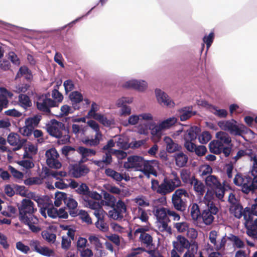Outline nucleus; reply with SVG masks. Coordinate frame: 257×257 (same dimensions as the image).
Segmentation results:
<instances>
[{
  "label": "nucleus",
  "instance_id": "obj_1",
  "mask_svg": "<svg viewBox=\"0 0 257 257\" xmlns=\"http://www.w3.org/2000/svg\"><path fill=\"white\" fill-rule=\"evenodd\" d=\"M19 209V219L23 223L27 225L29 229L34 233L41 230V228L35 225L39 220L34 215L37 211L34 202L30 199H23L17 205Z\"/></svg>",
  "mask_w": 257,
  "mask_h": 257
},
{
  "label": "nucleus",
  "instance_id": "obj_2",
  "mask_svg": "<svg viewBox=\"0 0 257 257\" xmlns=\"http://www.w3.org/2000/svg\"><path fill=\"white\" fill-rule=\"evenodd\" d=\"M181 186V180L175 171L172 172L168 177H165L160 184L157 180H151L152 189L162 196L170 194Z\"/></svg>",
  "mask_w": 257,
  "mask_h": 257
},
{
  "label": "nucleus",
  "instance_id": "obj_3",
  "mask_svg": "<svg viewBox=\"0 0 257 257\" xmlns=\"http://www.w3.org/2000/svg\"><path fill=\"white\" fill-rule=\"evenodd\" d=\"M47 131L50 135L59 139V142L65 144L70 142V136L68 127L62 122L54 120L47 125Z\"/></svg>",
  "mask_w": 257,
  "mask_h": 257
},
{
  "label": "nucleus",
  "instance_id": "obj_4",
  "mask_svg": "<svg viewBox=\"0 0 257 257\" xmlns=\"http://www.w3.org/2000/svg\"><path fill=\"white\" fill-rule=\"evenodd\" d=\"M233 182L236 186H241L242 191L245 194L257 189L256 179H252L251 177L243 176L241 173L235 175Z\"/></svg>",
  "mask_w": 257,
  "mask_h": 257
},
{
  "label": "nucleus",
  "instance_id": "obj_5",
  "mask_svg": "<svg viewBox=\"0 0 257 257\" xmlns=\"http://www.w3.org/2000/svg\"><path fill=\"white\" fill-rule=\"evenodd\" d=\"M189 194L186 190L179 188L176 190L172 196V203L173 206L178 211L183 212L187 206V199Z\"/></svg>",
  "mask_w": 257,
  "mask_h": 257
},
{
  "label": "nucleus",
  "instance_id": "obj_6",
  "mask_svg": "<svg viewBox=\"0 0 257 257\" xmlns=\"http://www.w3.org/2000/svg\"><path fill=\"white\" fill-rule=\"evenodd\" d=\"M219 127L225 131L228 132L231 135L234 136H241L244 131V125H237V121L234 119L228 120H221L217 123Z\"/></svg>",
  "mask_w": 257,
  "mask_h": 257
},
{
  "label": "nucleus",
  "instance_id": "obj_7",
  "mask_svg": "<svg viewBox=\"0 0 257 257\" xmlns=\"http://www.w3.org/2000/svg\"><path fill=\"white\" fill-rule=\"evenodd\" d=\"M206 205L207 208L201 212V218L205 225H210L213 223L214 215L218 213L219 209L215 203L211 200L207 201Z\"/></svg>",
  "mask_w": 257,
  "mask_h": 257
},
{
  "label": "nucleus",
  "instance_id": "obj_8",
  "mask_svg": "<svg viewBox=\"0 0 257 257\" xmlns=\"http://www.w3.org/2000/svg\"><path fill=\"white\" fill-rule=\"evenodd\" d=\"M207 186L213 189L216 197L219 200L223 201L225 189L222 186L217 177L210 175L205 180Z\"/></svg>",
  "mask_w": 257,
  "mask_h": 257
},
{
  "label": "nucleus",
  "instance_id": "obj_9",
  "mask_svg": "<svg viewBox=\"0 0 257 257\" xmlns=\"http://www.w3.org/2000/svg\"><path fill=\"white\" fill-rule=\"evenodd\" d=\"M36 105L39 111L48 114L51 112L50 108L56 106L57 102L54 100L42 95L38 97Z\"/></svg>",
  "mask_w": 257,
  "mask_h": 257
},
{
  "label": "nucleus",
  "instance_id": "obj_10",
  "mask_svg": "<svg viewBox=\"0 0 257 257\" xmlns=\"http://www.w3.org/2000/svg\"><path fill=\"white\" fill-rule=\"evenodd\" d=\"M46 164L51 168L60 169L62 164L59 161V153L55 148H51L45 153Z\"/></svg>",
  "mask_w": 257,
  "mask_h": 257
},
{
  "label": "nucleus",
  "instance_id": "obj_11",
  "mask_svg": "<svg viewBox=\"0 0 257 257\" xmlns=\"http://www.w3.org/2000/svg\"><path fill=\"white\" fill-rule=\"evenodd\" d=\"M209 149L211 153L216 155H219L222 153L225 157H228L231 152V147L223 146L215 140L210 142Z\"/></svg>",
  "mask_w": 257,
  "mask_h": 257
},
{
  "label": "nucleus",
  "instance_id": "obj_12",
  "mask_svg": "<svg viewBox=\"0 0 257 257\" xmlns=\"http://www.w3.org/2000/svg\"><path fill=\"white\" fill-rule=\"evenodd\" d=\"M200 132V127L197 126H193L185 132L183 139L184 141V146L186 149L187 145L190 146V144H194V141H195Z\"/></svg>",
  "mask_w": 257,
  "mask_h": 257
},
{
  "label": "nucleus",
  "instance_id": "obj_13",
  "mask_svg": "<svg viewBox=\"0 0 257 257\" xmlns=\"http://www.w3.org/2000/svg\"><path fill=\"white\" fill-rule=\"evenodd\" d=\"M126 211V207L125 203L122 200H118L113 209L109 211L110 217L114 219L120 220L123 218V214Z\"/></svg>",
  "mask_w": 257,
  "mask_h": 257
},
{
  "label": "nucleus",
  "instance_id": "obj_14",
  "mask_svg": "<svg viewBox=\"0 0 257 257\" xmlns=\"http://www.w3.org/2000/svg\"><path fill=\"white\" fill-rule=\"evenodd\" d=\"M101 199V196L96 191H90L87 196H84V204L86 207H98L100 203L99 200Z\"/></svg>",
  "mask_w": 257,
  "mask_h": 257
},
{
  "label": "nucleus",
  "instance_id": "obj_15",
  "mask_svg": "<svg viewBox=\"0 0 257 257\" xmlns=\"http://www.w3.org/2000/svg\"><path fill=\"white\" fill-rule=\"evenodd\" d=\"M158 165V162L156 160L146 161L144 160L140 168H139V170L148 176L150 174L157 176V173L154 167Z\"/></svg>",
  "mask_w": 257,
  "mask_h": 257
},
{
  "label": "nucleus",
  "instance_id": "obj_16",
  "mask_svg": "<svg viewBox=\"0 0 257 257\" xmlns=\"http://www.w3.org/2000/svg\"><path fill=\"white\" fill-rule=\"evenodd\" d=\"M7 141L11 146L15 147L14 150L16 151L22 148L27 140L21 139L20 136L17 133H11L8 136Z\"/></svg>",
  "mask_w": 257,
  "mask_h": 257
},
{
  "label": "nucleus",
  "instance_id": "obj_17",
  "mask_svg": "<svg viewBox=\"0 0 257 257\" xmlns=\"http://www.w3.org/2000/svg\"><path fill=\"white\" fill-rule=\"evenodd\" d=\"M155 93L158 102L163 106H166L172 107L174 106L175 103L168 95L160 89L155 90Z\"/></svg>",
  "mask_w": 257,
  "mask_h": 257
},
{
  "label": "nucleus",
  "instance_id": "obj_18",
  "mask_svg": "<svg viewBox=\"0 0 257 257\" xmlns=\"http://www.w3.org/2000/svg\"><path fill=\"white\" fill-rule=\"evenodd\" d=\"M123 87L143 91L147 88V83L143 80H132L126 82Z\"/></svg>",
  "mask_w": 257,
  "mask_h": 257
},
{
  "label": "nucleus",
  "instance_id": "obj_19",
  "mask_svg": "<svg viewBox=\"0 0 257 257\" xmlns=\"http://www.w3.org/2000/svg\"><path fill=\"white\" fill-rule=\"evenodd\" d=\"M173 247L179 252H183L185 249L190 246V242L184 236L178 235L177 240L173 243Z\"/></svg>",
  "mask_w": 257,
  "mask_h": 257
},
{
  "label": "nucleus",
  "instance_id": "obj_20",
  "mask_svg": "<svg viewBox=\"0 0 257 257\" xmlns=\"http://www.w3.org/2000/svg\"><path fill=\"white\" fill-rule=\"evenodd\" d=\"M90 171L89 168L85 165L76 164L72 169V174L75 178H80L87 174Z\"/></svg>",
  "mask_w": 257,
  "mask_h": 257
},
{
  "label": "nucleus",
  "instance_id": "obj_21",
  "mask_svg": "<svg viewBox=\"0 0 257 257\" xmlns=\"http://www.w3.org/2000/svg\"><path fill=\"white\" fill-rule=\"evenodd\" d=\"M164 141L166 144V150L169 153L179 151L182 149L180 145L174 142L169 137H165L164 139Z\"/></svg>",
  "mask_w": 257,
  "mask_h": 257
},
{
  "label": "nucleus",
  "instance_id": "obj_22",
  "mask_svg": "<svg viewBox=\"0 0 257 257\" xmlns=\"http://www.w3.org/2000/svg\"><path fill=\"white\" fill-rule=\"evenodd\" d=\"M215 140L223 146L232 147L231 139L228 134L224 132H219L216 134Z\"/></svg>",
  "mask_w": 257,
  "mask_h": 257
},
{
  "label": "nucleus",
  "instance_id": "obj_23",
  "mask_svg": "<svg viewBox=\"0 0 257 257\" xmlns=\"http://www.w3.org/2000/svg\"><path fill=\"white\" fill-rule=\"evenodd\" d=\"M64 203L66 205L69 209V214L72 216L74 217L78 215V210L77 209L78 203L75 199L68 197L67 199H65Z\"/></svg>",
  "mask_w": 257,
  "mask_h": 257
},
{
  "label": "nucleus",
  "instance_id": "obj_24",
  "mask_svg": "<svg viewBox=\"0 0 257 257\" xmlns=\"http://www.w3.org/2000/svg\"><path fill=\"white\" fill-rule=\"evenodd\" d=\"M176 165L180 168L186 166L188 160V156L182 152L176 153L174 155Z\"/></svg>",
  "mask_w": 257,
  "mask_h": 257
},
{
  "label": "nucleus",
  "instance_id": "obj_25",
  "mask_svg": "<svg viewBox=\"0 0 257 257\" xmlns=\"http://www.w3.org/2000/svg\"><path fill=\"white\" fill-rule=\"evenodd\" d=\"M186 149L190 152H194L198 156H203L207 152V148L205 146L203 145L197 146L195 143L190 144V146L187 145Z\"/></svg>",
  "mask_w": 257,
  "mask_h": 257
},
{
  "label": "nucleus",
  "instance_id": "obj_26",
  "mask_svg": "<svg viewBox=\"0 0 257 257\" xmlns=\"http://www.w3.org/2000/svg\"><path fill=\"white\" fill-rule=\"evenodd\" d=\"M190 185L193 186L194 191L198 195L202 196L204 194L205 187L201 181L199 180L195 177Z\"/></svg>",
  "mask_w": 257,
  "mask_h": 257
},
{
  "label": "nucleus",
  "instance_id": "obj_27",
  "mask_svg": "<svg viewBox=\"0 0 257 257\" xmlns=\"http://www.w3.org/2000/svg\"><path fill=\"white\" fill-rule=\"evenodd\" d=\"M179 117L181 121H185L195 115L196 112L192 111V107H184L179 110Z\"/></svg>",
  "mask_w": 257,
  "mask_h": 257
},
{
  "label": "nucleus",
  "instance_id": "obj_28",
  "mask_svg": "<svg viewBox=\"0 0 257 257\" xmlns=\"http://www.w3.org/2000/svg\"><path fill=\"white\" fill-rule=\"evenodd\" d=\"M180 177L184 184L190 185L196 177L189 169H183L180 172Z\"/></svg>",
  "mask_w": 257,
  "mask_h": 257
},
{
  "label": "nucleus",
  "instance_id": "obj_29",
  "mask_svg": "<svg viewBox=\"0 0 257 257\" xmlns=\"http://www.w3.org/2000/svg\"><path fill=\"white\" fill-rule=\"evenodd\" d=\"M104 173L106 176L115 182H120L122 180V174L118 173L111 168L105 169Z\"/></svg>",
  "mask_w": 257,
  "mask_h": 257
},
{
  "label": "nucleus",
  "instance_id": "obj_30",
  "mask_svg": "<svg viewBox=\"0 0 257 257\" xmlns=\"http://www.w3.org/2000/svg\"><path fill=\"white\" fill-rule=\"evenodd\" d=\"M230 211L236 218L240 219L242 216L244 210L241 205L239 203H237L230 205Z\"/></svg>",
  "mask_w": 257,
  "mask_h": 257
},
{
  "label": "nucleus",
  "instance_id": "obj_31",
  "mask_svg": "<svg viewBox=\"0 0 257 257\" xmlns=\"http://www.w3.org/2000/svg\"><path fill=\"white\" fill-rule=\"evenodd\" d=\"M168 210L164 207L158 208L156 210L155 214L157 217V221L169 220L170 219L168 215Z\"/></svg>",
  "mask_w": 257,
  "mask_h": 257
},
{
  "label": "nucleus",
  "instance_id": "obj_32",
  "mask_svg": "<svg viewBox=\"0 0 257 257\" xmlns=\"http://www.w3.org/2000/svg\"><path fill=\"white\" fill-rule=\"evenodd\" d=\"M170 221L169 220H159L157 221V226L158 229L161 232H166L169 234H172V228L171 226H168V223Z\"/></svg>",
  "mask_w": 257,
  "mask_h": 257
},
{
  "label": "nucleus",
  "instance_id": "obj_33",
  "mask_svg": "<svg viewBox=\"0 0 257 257\" xmlns=\"http://www.w3.org/2000/svg\"><path fill=\"white\" fill-rule=\"evenodd\" d=\"M32 199L37 202L38 206L41 208V214L46 217L45 210L43 211V209H45L47 207L46 203L50 201V200L48 198L46 199L38 196H35L34 197H32Z\"/></svg>",
  "mask_w": 257,
  "mask_h": 257
},
{
  "label": "nucleus",
  "instance_id": "obj_34",
  "mask_svg": "<svg viewBox=\"0 0 257 257\" xmlns=\"http://www.w3.org/2000/svg\"><path fill=\"white\" fill-rule=\"evenodd\" d=\"M190 215L192 220L197 221L201 218V212L200 210L199 205L196 203H193L190 208Z\"/></svg>",
  "mask_w": 257,
  "mask_h": 257
},
{
  "label": "nucleus",
  "instance_id": "obj_35",
  "mask_svg": "<svg viewBox=\"0 0 257 257\" xmlns=\"http://www.w3.org/2000/svg\"><path fill=\"white\" fill-rule=\"evenodd\" d=\"M102 134H95V138L89 139L88 138H85L82 140V142L86 146H96L99 144L100 140L101 139Z\"/></svg>",
  "mask_w": 257,
  "mask_h": 257
},
{
  "label": "nucleus",
  "instance_id": "obj_36",
  "mask_svg": "<svg viewBox=\"0 0 257 257\" xmlns=\"http://www.w3.org/2000/svg\"><path fill=\"white\" fill-rule=\"evenodd\" d=\"M47 207L45 209H43L45 211L47 210L48 215L51 218H55L58 217V210L54 208L53 206L52 201L47 202L46 203ZM46 214V213L45 212Z\"/></svg>",
  "mask_w": 257,
  "mask_h": 257
},
{
  "label": "nucleus",
  "instance_id": "obj_37",
  "mask_svg": "<svg viewBox=\"0 0 257 257\" xmlns=\"http://www.w3.org/2000/svg\"><path fill=\"white\" fill-rule=\"evenodd\" d=\"M88 129V126L85 125H83L77 124H73L72 125V133L77 136L79 135H84Z\"/></svg>",
  "mask_w": 257,
  "mask_h": 257
},
{
  "label": "nucleus",
  "instance_id": "obj_38",
  "mask_svg": "<svg viewBox=\"0 0 257 257\" xmlns=\"http://www.w3.org/2000/svg\"><path fill=\"white\" fill-rule=\"evenodd\" d=\"M140 239L142 244H144L146 247H149L153 245V237L148 233L141 234Z\"/></svg>",
  "mask_w": 257,
  "mask_h": 257
},
{
  "label": "nucleus",
  "instance_id": "obj_39",
  "mask_svg": "<svg viewBox=\"0 0 257 257\" xmlns=\"http://www.w3.org/2000/svg\"><path fill=\"white\" fill-rule=\"evenodd\" d=\"M41 235L43 238L49 243H54L56 239V235L50 230L42 231Z\"/></svg>",
  "mask_w": 257,
  "mask_h": 257
},
{
  "label": "nucleus",
  "instance_id": "obj_40",
  "mask_svg": "<svg viewBox=\"0 0 257 257\" xmlns=\"http://www.w3.org/2000/svg\"><path fill=\"white\" fill-rule=\"evenodd\" d=\"M144 159L143 157L138 156H130L127 158V161L134 166V168H136L138 170L140 168Z\"/></svg>",
  "mask_w": 257,
  "mask_h": 257
},
{
  "label": "nucleus",
  "instance_id": "obj_41",
  "mask_svg": "<svg viewBox=\"0 0 257 257\" xmlns=\"http://www.w3.org/2000/svg\"><path fill=\"white\" fill-rule=\"evenodd\" d=\"M69 98L73 105L80 103L83 100V96L81 93L77 91L71 92Z\"/></svg>",
  "mask_w": 257,
  "mask_h": 257
},
{
  "label": "nucleus",
  "instance_id": "obj_42",
  "mask_svg": "<svg viewBox=\"0 0 257 257\" xmlns=\"http://www.w3.org/2000/svg\"><path fill=\"white\" fill-rule=\"evenodd\" d=\"M42 116L41 115H36L32 117H29L26 120L25 124H28L34 129L35 126H37L41 120Z\"/></svg>",
  "mask_w": 257,
  "mask_h": 257
},
{
  "label": "nucleus",
  "instance_id": "obj_43",
  "mask_svg": "<svg viewBox=\"0 0 257 257\" xmlns=\"http://www.w3.org/2000/svg\"><path fill=\"white\" fill-rule=\"evenodd\" d=\"M76 192L82 195V199L84 200V196H87L88 193H89V188L85 183H81L79 185L77 189H76Z\"/></svg>",
  "mask_w": 257,
  "mask_h": 257
},
{
  "label": "nucleus",
  "instance_id": "obj_44",
  "mask_svg": "<svg viewBox=\"0 0 257 257\" xmlns=\"http://www.w3.org/2000/svg\"><path fill=\"white\" fill-rule=\"evenodd\" d=\"M88 207L94 210L93 214L97 218V220L103 219L105 212L100 204H99V206L98 207L94 208L91 206Z\"/></svg>",
  "mask_w": 257,
  "mask_h": 257
},
{
  "label": "nucleus",
  "instance_id": "obj_45",
  "mask_svg": "<svg viewBox=\"0 0 257 257\" xmlns=\"http://www.w3.org/2000/svg\"><path fill=\"white\" fill-rule=\"evenodd\" d=\"M252 153L253 152L251 149H246L245 150H240L237 152L236 155L233 158V160H234V162H236L242 157L245 156L251 157L252 155Z\"/></svg>",
  "mask_w": 257,
  "mask_h": 257
},
{
  "label": "nucleus",
  "instance_id": "obj_46",
  "mask_svg": "<svg viewBox=\"0 0 257 257\" xmlns=\"http://www.w3.org/2000/svg\"><path fill=\"white\" fill-rule=\"evenodd\" d=\"M198 139L201 144H206L212 138V136L209 132L204 131L200 135H198Z\"/></svg>",
  "mask_w": 257,
  "mask_h": 257
},
{
  "label": "nucleus",
  "instance_id": "obj_47",
  "mask_svg": "<svg viewBox=\"0 0 257 257\" xmlns=\"http://www.w3.org/2000/svg\"><path fill=\"white\" fill-rule=\"evenodd\" d=\"M19 101L24 107H30L32 104L29 97L26 94H20L19 96Z\"/></svg>",
  "mask_w": 257,
  "mask_h": 257
},
{
  "label": "nucleus",
  "instance_id": "obj_48",
  "mask_svg": "<svg viewBox=\"0 0 257 257\" xmlns=\"http://www.w3.org/2000/svg\"><path fill=\"white\" fill-rule=\"evenodd\" d=\"M38 253L42 255L48 257L53 256L55 254L54 250L47 246H41Z\"/></svg>",
  "mask_w": 257,
  "mask_h": 257
},
{
  "label": "nucleus",
  "instance_id": "obj_49",
  "mask_svg": "<svg viewBox=\"0 0 257 257\" xmlns=\"http://www.w3.org/2000/svg\"><path fill=\"white\" fill-rule=\"evenodd\" d=\"M229 239L233 242V245L237 248H241L244 246V242L238 236L232 235Z\"/></svg>",
  "mask_w": 257,
  "mask_h": 257
},
{
  "label": "nucleus",
  "instance_id": "obj_50",
  "mask_svg": "<svg viewBox=\"0 0 257 257\" xmlns=\"http://www.w3.org/2000/svg\"><path fill=\"white\" fill-rule=\"evenodd\" d=\"M211 108L214 110L213 113L220 118H225L227 115V111L224 109H218L217 107L212 105Z\"/></svg>",
  "mask_w": 257,
  "mask_h": 257
},
{
  "label": "nucleus",
  "instance_id": "obj_51",
  "mask_svg": "<svg viewBox=\"0 0 257 257\" xmlns=\"http://www.w3.org/2000/svg\"><path fill=\"white\" fill-rule=\"evenodd\" d=\"M138 218L142 222H147L149 219V216L146 211L140 207H138Z\"/></svg>",
  "mask_w": 257,
  "mask_h": 257
},
{
  "label": "nucleus",
  "instance_id": "obj_52",
  "mask_svg": "<svg viewBox=\"0 0 257 257\" xmlns=\"http://www.w3.org/2000/svg\"><path fill=\"white\" fill-rule=\"evenodd\" d=\"M177 118L175 117H170L163 121L161 124V127L164 129L167 128L174 125L177 122Z\"/></svg>",
  "mask_w": 257,
  "mask_h": 257
},
{
  "label": "nucleus",
  "instance_id": "obj_53",
  "mask_svg": "<svg viewBox=\"0 0 257 257\" xmlns=\"http://www.w3.org/2000/svg\"><path fill=\"white\" fill-rule=\"evenodd\" d=\"M253 215L251 211H250V208L248 207H246L244 209V212H243L242 216H243L244 219L245 220V227L247 226V224L252 220V216Z\"/></svg>",
  "mask_w": 257,
  "mask_h": 257
},
{
  "label": "nucleus",
  "instance_id": "obj_54",
  "mask_svg": "<svg viewBox=\"0 0 257 257\" xmlns=\"http://www.w3.org/2000/svg\"><path fill=\"white\" fill-rule=\"evenodd\" d=\"M174 227L179 232H184L189 229L188 224L186 222L176 223L174 224Z\"/></svg>",
  "mask_w": 257,
  "mask_h": 257
},
{
  "label": "nucleus",
  "instance_id": "obj_55",
  "mask_svg": "<svg viewBox=\"0 0 257 257\" xmlns=\"http://www.w3.org/2000/svg\"><path fill=\"white\" fill-rule=\"evenodd\" d=\"M99 110V107L95 102H93L91 106V108L87 113V115L89 117L94 118L97 115H99V113H97L96 112Z\"/></svg>",
  "mask_w": 257,
  "mask_h": 257
},
{
  "label": "nucleus",
  "instance_id": "obj_56",
  "mask_svg": "<svg viewBox=\"0 0 257 257\" xmlns=\"http://www.w3.org/2000/svg\"><path fill=\"white\" fill-rule=\"evenodd\" d=\"M33 130L34 128L32 126L28 124H26L25 126L19 129V132L24 136H29L32 134Z\"/></svg>",
  "mask_w": 257,
  "mask_h": 257
},
{
  "label": "nucleus",
  "instance_id": "obj_57",
  "mask_svg": "<svg viewBox=\"0 0 257 257\" xmlns=\"http://www.w3.org/2000/svg\"><path fill=\"white\" fill-rule=\"evenodd\" d=\"M95 119L99 121L101 123L105 126H110L111 124V121L105 117L103 115L99 114L94 117Z\"/></svg>",
  "mask_w": 257,
  "mask_h": 257
},
{
  "label": "nucleus",
  "instance_id": "obj_58",
  "mask_svg": "<svg viewBox=\"0 0 257 257\" xmlns=\"http://www.w3.org/2000/svg\"><path fill=\"white\" fill-rule=\"evenodd\" d=\"M96 227L103 232H106L108 230V225L104 221V219L97 220L95 223Z\"/></svg>",
  "mask_w": 257,
  "mask_h": 257
},
{
  "label": "nucleus",
  "instance_id": "obj_59",
  "mask_svg": "<svg viewBox=\"0 0 257 257\" xmlns=\"http://www.w3.org/2000/svg\"><path fill=\"white\" fill-rule=\"evenodd\" d=\"M16 248L24 253H28L30 248L29 246L25 245L22 242L18 241L16 243Z\"/></svg>",
  "mask_w": 257,
  "mask_h": 257
},
{
  "label": "nucleus",
  "instance_id": "obj_60",
  "mask_svg": "<svg viewBox=\"0 0 257 257\" xmlns=\"http://www.w3.org/2000/svg\"><path fill=\"white\" fill-rule=\"evenodd\" d=\"M78 152L84 156H88L89 155H95L96 152L92 149H87L83 147L78 148Z\"/></svg>",
  "mask_w": 257,
  "mask_h": 257
},
{
  "label": "nucleus",
  "instance_id": "obj_61",
  "mask_svg": "<svg viewBox=\"0 0 257 257\" xmlns=\"http://www.w3.org/2000/svg\"><path fill=\"white\" fill-rule=\"evenodd\" d=\"M150 128L148 123L140 124L138 126V132L140 134L148 135Z\"/></svg>",
  "mask_w": 257,
  "mask_h": 257
},
{
  "label": "nucleus",
  "instance_id": "obj_62",
  "mask_svg": "<svg viewBox=\"0 0 257 257\" xmlns=\"http://www.w3.org/2000/svg\"><path fill=\"white\" fill-rule=\"evenodd\" d=\"M214 38V34L213 32L210 33L208 36H205L204 37L203 40L204 43H206L207 49H208L211 45L213 41Z\"/></svg>",
  "mask_w": 257,
  "mask_h": 257
},
{
  "label": "nucleus",
  "instance_id": "obj_63",
  "mask_svg": "<svg viewBox=\"0 0 257 257\" xmlns=\"http://www.w3.org/2000/svg\"><path fill=\"white\" fill-rule=\"evenodd\" d=\"M56 86L57 87V89L55 88L54 90H53L52 92V96L58 102H60L63 100V96L62 93H60L58 90V85H57Z\"/></svg>",
  "mask_w": 257,
  "mask_h": 257
},
{
  "label": "nucleus",
  "instance_id": "obj_64",
  "mask_svg": "<svg viewBox=\"0 0 257 257\" xmlns=\"http://www.w3.org/2000/svg\"><path fill=\"white\" fill-rule=\"evenodd\" d=\"M78 251L80 252V257H92L93 255L92 250L88 248H84Z\"/></svg>",
  "mask_w": 257,
  "mask_h": 257
}]
</instances>
